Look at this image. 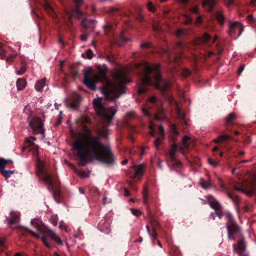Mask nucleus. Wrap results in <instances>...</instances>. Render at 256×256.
<instances>
[{"mask_svg": "<svg viewBox=\"0 0 256 256\" xmlns=\"http://www.w3.org/2000/svg\"><path fill=\"white\" fill-rule=\"evenodd\" d=\"M108 126L104 130L98 128V136L88 138L86 144L81 140H76L72 144L74 154L79 160H114L111 148L100 141L101 137L108 138Z\"/></svg>", "mask_w": 256, "mask_h": 256, "instance_id": "f257e3e1", "label": "nucleus"}, {"mask_svg": "<svg viewBox=\"0 0 256 256\" xmlns=\"http://www.w3.org/2000/svg\"><path fill=\"white\" fill-rule=\"evenodd\" d=\"M92 70L90 68L85 70L84 73V84L92 90H96V84L101 82L104 87L103 92L106 98L112 100L120 98L125 92L124 85L130 82L126 74L122 71H117L113 74V82L108 78L106 72L100 70L92 78L90 76L92 74Z\"/></svg>", "mask_w": 256, "mask_h": 256, "instance_id": "f03ea898", "label": "nucleus"}, {"mask_svg": "<svg viewBox=\"0 0 256 256\" xmlns=\"http://www.w3.org/2000/svg\"><path fill=\"white\" fill-rule=\"evenodd\" d=\"M138 68L140 70L139 76L141 86L138 90L140 94H143L147 92V89L144 86H153L163 96L167 94L170 84L168 81L162 78L160 64H153L150 66L148 63L144 62L142 64H138Z\"/></svg>", "mask_w": 256, "mask_h": 256, "instance_id": "7ed1b4c3", "label": "nucleus"}, {"mask_svg": "<svg viewBox=\"0 0 256 256\" xmlns=\"http://www.w3.org/2000/svg\"><path fill=\"white\" fill-rule=\"evenodd\" d=\"M36 166L40 180L47 185L50 192H53L54 196H60V182L58 176L54 172L53 166L48 161H36Z\"/></svg>", "mask_w": 256, "mask_h": 256, "instance_id": "20e7f679", "label": "nucleus"}, {"mask_svg": "<svg viewBox=\"0 0 256 256\" xmlns=\"http://www.w3.org/2000/svg\"><path fill=\"white\" fill-rule=\"evenodd\" d=\"M172 136L170 137V140L172 142L170 149V155L172 159L174 158V156L177 152H179L182 154H185L188 151L192 140L188 136H184L182 138V144L178 146L175 143L178 132L177 130L176 126H172Z\"/></svg>", "mask_w": 256, "mask_h": 256, "instance_id": "39448f33", "label": "nucleus"}, {"mask_svg": "<svg viewBox=\"0 0 256 256\" xmlns=\"http://www.w3.org/2000/svg\"><path fill=\"white\" fill-rule=\"evenodd\" d=\"M94 106L97 114L104 121L109 124L112 120L116 114V111L112 108H106L101 102V99L94 100L93 102Z\"/></svg>", "mask_w": 256, "mask_h": 256, "instance_id": "423d86ee", "label": "nucleus"}, {"mask_svg": "<svg viewBox=\"0 0 256 256\" xmlns=\"http://www.w3.org/2000/svg\"><path fill=\"white\" fill-rule=\"evenodd\" d=\"M38 228L42 234V240L46 247L51 248L53 245L52 242L58 244H62L60 238L48 228L38 226Z\"/></svg>", "mask_w": 256, "mask_h": 256, "instance_id": "0eeeda50", "label": "nucleus"}, {"mask_svg": "<svg viewBox=\"0 0 256 256\" xmlns=\"http://www.w3.org/2000/svg\"><path fill=\"white\" fill-rule=\"evenodd\" d=\"M226 216L228 220L226 228L228 230V239L231 240H236L235 236L238 234L240 232V228L237 224L230 213L226 212Z\"/></svg>", "mask_w": 256, "mask_h": 256, "instance_id": "6e6552de", "label": "nucleus"}, {"mask_svg": "<svg viewBox=\"0 0 256 256\" xmlns=\"http://www.w3.org/2000/svg\"><path fill=\"white\" fill-rule=\"evenodd\" d=\"M81 26L83 28L82 32L83 34L81 36L80 40L82 42H86L88 40V36L89 35L90 32H94V22H96L94 20H88L85 18L82 20Z\"/></svg>", "mask_w": 256, "mask_h": 256, "instance_id": "1a4fd4ad", "label": "nucleus"}, {"mask_svg": "<svg viewBox=\"0 0 256 256\" xmlns=\"http://www.w3.org/2000/svg\"><path fill=\"white\" fill-rule=\"evenodd\" d=\"M36 138L33 137H30L26 140L24 146L22 150L26 152L27 150L30 154H32L35 160H41L38 156V148L34 142V140H36Z\"/></svg>", "mask_w": 256, "mask_h": 256, "instance_id": "9d476101", "label": "nucleus"}, {"mask_svg": "<svg viewBox=\"0 0 256 256\" xmlns=\"http://www.w3.org/2000/svg\"><path fill=\"white\" fill-rule=\"evenodd\" d=\"M76 4V8L72 10L69 18V21L71 25L73 24L72 18L76 17L80 20L86 18V15L80 10V7L84 4V0H72Z\"/></svg>", "mask_w": 256, "mask_h": 256, "instance_id": "9b49d317", "label": "nucleus"}, {"mask_svg": "<svg viewBox=\"0 0 256 256\" xmlns=\"http://www.w3.org/2000/svg\"><path fill=\"white\" fill-rule=\"evenodd\" d=\"M184 48V44L182 42H178L176 44L174 50L172 52L168 51L167 54L170 58L178 62L179 60L182 58Z\"/></svg>", "mask_w": 256, "mask_h": 256, "instance_id": "f8f14e48", "label": "nucleus"}, {"mask_svg": "<svg viewBox=\"0 0 256 256\" xmlns=\"http://www.w3.org/2000/svg\"><path fill=\"white\" fill-rule=\"evenodd\" d=\"M144 170L145 166L144 164L134 166L126 172V175L132 179H140L143 176Z\"/></svg>", "mask_w": 256, "mask_h": 256, "instance_id": "ddd939ff", "label": "nucleus"}, {"mask_svg": "<svg viewBox=\"0 0 256 256\" xmlns=\"http://www.w3.org/2000/svg\"><path fill=\"white\" fill-rule=\"evenodd\" d=\"M30 126L36 133L44 134L43 124L40 118H32L30 122Z\"/></svg>", "mask_w": 256, "mask_h": 256, "instance_id": "4468645a", "label": "nucleus"}, {"mask_svg": "<svg viewBox=\"0 0 256 256\" xmlns=\"http://www.w3.org/2000/svg\"><path fill=\"white\" fill-rule=\"evenodd\" d=\"M244 30L243 26L241 24L235 22L232 23L230 26L229 34L231 36H234L239 37Z\"/></svg>", "mask_w": 256, "mask_h": 256, "instance_id": "2eb2a0df", "label": "nucleus"}, {"mask_svg": "<svg viewBox=\"0 0 256 256\" xmlns=\"http://www.w3.org/2000/svg\"><path fill=\"white\" fill-rule=\"evenodd\" d=\"M161 104V102H158L156 96H152L150 98L148 102H147L146 106L142 108L143 113L148 116H150V112L149 109L155 108Z\"/></svg>", "mask_w": 256, "mask_h": 256, "instance_id": "dca6fc26", "label": "nucleus"}, {"mask_svg": "<svg viewBox=\"0 0 256 256\" xmlns=\"http://www.w3.org/2000/svg\"><path fill=\"white\" fill-rule=\"evenodd\" d=\"M82 98L80 95L76 94L73 96L72 101H66V104L67 106L72 110H76L78 108L81 102Z\"/></svg>", "mask_w": 256, "mask_h": 256, "instance_id": "f3484780", "label": "nucleus"}, {"mask_svg": "<svg viewBox=\"0 0 256 256\" xmlns=\"http://www.w3.org/2000/svg\"><path fill=\"white\" fill-rule=\"evenodd\" d=\"M13 164L12 161H0V172L3 176L8 178L11 175L14 174V170H4L6 165L12 164Z\"/></svg>", "mask_w": 256, "mask_h": 256, "instance_id": "a211bd4d", "label": "nucleus"}, {"mask_svg": "<svg viewBox=\"0 0 256 256\" xmlns=\"http://www.w3.org/2000/svg\"><path fill=\"white\" fill-rule=\"evenodd\" d=\"M150 224L152 228V230L151 232L150 227L148 226H146L148 232L152 237L156 239L158 235L156 229L159 228L160 224L158 221L153 218L150 220Z\"/></svg>", "mask_w": 256, "mask_h": 256, "instance_id": "6ab92c4d", "label": "nucleus"}, {"mask_svg": "<svg viewBox=\"0 0 256 256\" xmlns=\"http://www.w3.org/2000/svg\"><path fill=\"white\" fill-rule=\"evenodd\" d=\"M65 163L69 166V167L77 174H78L81 178H84L90 177V174L85 171H79L76 166L72 164L69 161H64Z\"/></svg>", "mask_w": 256, "mask_h": 256, "instance_id": "aec40b11", "label": "nucleus"}, {"mask_svg": "<svg viewBox=\"0 0 256 256\" xmlns=\"http://www.w3.org/2000/svg\"><path fill=\"white\" fill-rule=\"evenodd\" d=\"M234 250L239 255L242 254L246 249V246L244 238L238 241L237 244L234 246Z\"/></svg>", "mask_w": 256, "mask_h": 256, "instance_id": "412c9836", "label": "nucleus"}, {"mask_svg": "<svg viewBox=\"0 0 256 256\" xmlns=\"http://www.w3.org/2000/svg\"><path fill=\"white\" fill-rule=\"evenodd\" d=\"M170 169L178 171L182 168V164L180 161H166Z\"/></svg>", "mask_w": 256, "mask_h": 256, "instance_id": "4be33fe9", "label": "nucleus"}, {"mask_svg": "<svg viewBox=\"0 0 256 256\" xmlns=\"http://www.w3.org/2000/svg\"><path fill=\"white\" fill-rule=\"evenodd\" d=\"M176 114L182 124H184L186 126L188 125V122L186 118L185 114L179 108L176 110Z\"/></svg>", "mask_w": 256, "mask_h": 256, "instance_id": "5701e85b", "label": "nucleus"}, {"mask_svg": "<svg viewBox=\"0 0 256 256\" xmlns=\"http://www.w3.org/2000/svg\"><path fill=\"white\" fill-rule=\"evenodd\" d=\"M20 216L18 214L15 212H11V218H8L6 221L8 224L11 226L12 224H16L18 223L20 220Z\"/></svg>", "mask_w": 256, "mask_h": 256, "instance_id": "b1692460", "label": "nucleus"}, {"mask_svg": "<svg viewBox=\"0 0 256 256\" xmlns=\"http://www.w3.org/2000/svg\"><path fill=\"white\" fill-rule=\"evenodd\" d=\"M208 202L211 208L215 210L216 211L222 212L220 204L214 198H209Z\"/></svg>", "mask_w": 256, "mask_h": 256, "instance_id": "393cba45", "label": "nucleus"}, {"mask_svg": "<svg viewBox=\"0 0 256 256\" xmlns=\"http://www.w3.org/2000/svg\"><path fill=\"white\" fill-rule=\"evenodd\" d=\"M159 132L160 136L157 138L154 142L155 146L158 148L161 144L162 141L164 137V130L162 126H160L159 128Z\"/></svg>", "mask_w": 256, "mask_h": 256, "instance_id": "a878e982", "label": "nucleus"}, {"mask_svg": "<svg viewBox=\"0 0 256 256\" xmlns=\"http://www.w3.org/2000/svg\"><path fill=\"white\" fill-rule=\"evenodd\" d=\"M216 4V0H204L203 6L207 7L208 10H212Z\"/></svg>", "mask_w": 256, "mask_h": 256, "instance_id": "bb28decb", "label": "nucleus"}, {"mask_svg": "<svg viewBox=\"0 0 256 256\" xmlns=\"http://www.w3.org/2000/svg\"><path fill=\"white\" fill-rule=\"evenodd\" d=\"M222 144H219L216 146L212 150L213 153L215 156H218L220 158H223L224 152L222 149Z\"/></svg>", "mask_w": 256, "mask_h": 256, "instance_id": "cd10ccee", "label": "nucleus"}, {"mask_svg": "<svg viewBox=\"0 0 256 256\" xmlns=\"http://www.w3.org/2000/svg\"><path fill=\"white\" fill-rule=\"evenodd\" d=\"M215 16L219 24L223 26L225 22V17L221 11H218L215 14Z\"/></svg>", "mask_w": 256, "mask_h": 256, "instance_id": "c85d7f7f", "label": "nucleus"}, {"mask_svg": "<svg viewBox=\"0 0 256 256\" xmlns=\"http://www.w3.org/2000/svg\"><path fill=\"white\" fill-rule=\"evenodd\" d=\"M236 118V114L234 112L230 113L226 118V124L228 125H234V121Z\"/></svg>", "mask_w": 256, "mask_h": 256, "instance_id": "c756f323", "label": "nucleus"}, {"mask_svg": "<svg viewBox=\"0 0 256 256\" xmlns=\"http://www.w3.org/2000/svg\"><path fill=\"white\" fill-rule=\"evenodd\" d=\"M26 86V82L23 78H20L17 80L16 86L18 90H24Z\"/></svg>", "mask_w": 256, "mask_h": 256, "instance_id": "7c9ffc66", "label": "nucleus"}, {"mask_svg": "<svg viewBox=\"0 0 256 256\" xmlns=\"http://www.w3.org/2000/svg\"><path fill=\"white\" fill-rule=\"evenodd\" d=\"M218 38L216 36L214 39H212V37L208 34L206 33L202 38V42L206 43L210 42V40H212V43L214 44L216 42Z\"/></svg>", "mask_w": 256, "mask_h": 256, "instance_id": "2f4dec72", "label": "nucleus"}, {"mask_svg": "<svg viewBox=\"0 0 256 256\" xmlns=\"http://www.w3.org/2000/svg\"><path fill=\"white\" fill-rule=\"evenodd\" d=\"M143 197L144 204L148 207V212H150L148 208V192L147 187H145L143 191Z\"/></svg>", "mask_w": 256, "mask_h": 256, "instance_id": "473e14b6", "label": "nucleus"}, {"mask_svg": "<svg viewBox=\"0 0 256 256\" xmlns=\"http://www.w3.org/2000/svg\"><path fill=\"white\" fill-rule=\"evenodd\" d=\"M98 164L106 168L113 167L115 164V161H97Z\"/></svg>", "mask_w": 256, "mask_h": 256, "instance_id": "72a5a7b5", "label": "nucleus"}, {"mask_svg": "<svg viewBox=\"0 0 256 256\" xmlns=\"http://www.w3.org/2000/svg\"><path fill=\"white\" fill-rule=\"evenodd\" d=\"M46 80L43 79L36 82L35 86V88L36 90L41 92L44 86L46 85Z\"/></svg>", "mask_w": 256, "mask_h": 256, "instance_id": "f704fd0d", "label": "nucleus"}, {"mask_svg": "<svg viewBox=\"0 0 256 256\" xmlns=\"http://www.w3.org/2000/svg\"><path fill=\"white\" fill-rule=\"evenodd\" d=\"M233 140L231 136L226 134L220 136L218 139L215 140V142L216 143H220L229 140Z\"/></svg>", "mask_w": 256, "mask_h": 256, "instance_id": "c9c22d12", "label": "nucleus"}, {"mask_svg": "<svg viewBox=\"0 0 256 256\" xmlns=\"http://www.w3.org/2000/svg\"><path fill=\"white\" fill-rule=\"evenodd\" d=\"M200 184L202 187L205 190L212 188L214 187L212 184L209 181L202 180Z\"/></svg>", "mask_w": 256, "mask_h": 256, "instance_id": "e433bc0d", "label": "nucleus"}, {"mask_svg": "<svg viewBox=\"0 0 256 256\" xmlns=\"http://www.w3.org/2000/svg\"><path fill=\"white\" fill-rule=\"evenodd\" d=\"M227 194L229 198L232 200L236 204H238L240 202L239 197L236 195L234 193H231L229 192H227Z\"/></svg>", "mask_w": 256, "mask_h": 256, "instance_id": "4c0bfd02", "label": "nucleus"}, {"mask_svg": "<svg viewBox=\"0 0 256 256\" xmlns=\"http://www.w3.org/2000/svg\"><path fill=\"white\" fill-rule=\"evenodd\" d=\"M6 248L5 244V240L0 238V252H4Z\"/></svg>", "mask_w": 256, "mask_h": 256, "instance_id": "58836bf2", "label": "nucleus"}, {"mask_svg": "<svg viewBox=\"0 0 256 256\" xmlns=\"http://www.w3.org/2000/svg\"><path fill=\"white\" fill-rule=\"evenodd\" d=\"M26 70V68L25 64H23L20 70L16 71V74L18 75L22 76L23 75Z\"/></svg>", "mask_w": 256, "mask_h": 256, "instance_id": "ea45409f", "label": "nucleus"}, {"mask_svg": "<svg viewBox=\"0 0 256 256\" xmlns=\"http://www.w3.org/2000/svg\"><path fill=\"white\" fill-rule=\"evenodd\" d=\"M70 74L74 78H76L78 76V72L75 68L72 67L70 68Z\"/></svg>", "mask_w": 256, "mask_h": 256, "instance_id": "a19ab883", "label": "nucleus"}, {"mask_svg": "<svg viewBox=\"0 0 256 256\" xmlns=\"http://www.w3.org/2000/svg\"><path fill=\"white\" fill-rule=\"evenodd\" d=\"M222 216V212L216 211V212H212L211 214L210 217L212 218L213 220H214L216 218V216L220 217Z\"/></svg>", "mask_w": 256, "mask_h": 256, "instance_id": "79ce46f5", "label": "nucleus"}, {"mask_svg": "<svg viewBox=\"0 0 256 256\" xmlns=\"http://www.w3.org/2000/svg\"><path fill=\"white\" fill-rule=\"evenodd\" d=\"M7 52L2 48V45L0 44V56L2 58L6 56Z\"/></svg>", "mask_w": 256, "mask_h": 256, "instance_id": "37998d69", "label": "nucleus"}, {"mask_svg": "<svg viewBox=\"0 0 256 256\" xmlns=\"http://www.w3.org/2000/svg\"><path fill=\"white\" fill-rule=\"evenodd\" d=\"M152 28L154 32H159L162 30V28L158 24H154Z\"/></svg>", "mask_w": 256, "mask_h": 256, "instance_id": "c03bdc74", "label": "nucleus"}, {"mask_svg": "<svg viewBox=\"0 0 256 256\" xmlns=\"http://www.w3.org/2000/svg\"><path fill=\"white\" fill-rule=\"evenodd\" d=\"M107 60L110 63L114 64L116 63V58L113 56L109 55L106 58Z\"/></svg>", "mask_w": 256, "mask_h": 256, "instance_id": "a18cd8bd", "label": "nucleus"}, {"mask_svg": "<svg viewBox=\"0 0 256 256\" xmlns=\"http://www.w3.org/2000/svg\"><path fill=\"white\" fill-rule=\"evenodd\" d=\"M148 8L150 11L154 12L156 11V8L152 2H149L148 4Z\"/></svg>", "mask_w": 256, "mask_h": 256, "instance_id": "49530a36", "label": "nucleus"}, {"mask_svg": "<svg viewBox=\"0 0 256 256\" xmlns=\"http://www.w3.org/2000/svg\"><path fill=\"white\" fill-rule=\"evenodd\" d=\"M130 210L132 211V214L135 216H140L142 215V212L138 210L133 208L131 209Z\"/></svg>", "mask_w": 256, "mask_h": 256, "instance_id": "de8ad7c7", "label": "nucleus"}, {"mask_svg": "<svg viewBox=\"0 0 256 256\" xmlns=\"http://www.w3.org/2000/svg\"><path fill=\"white\" fill-rule=\"evenodd\" d=\"M190 74H191L190 71L186 69V70H182V76L184 78H188V76H189L190 75Z\"/></svg>", "mask_w": 256, "mask_h": 256, "instance_id": "09e8293b", "label": "nucleus"}, {"mask_svg": "<svg viewBox=\"0 0 256 256\" xmlns=\"http://www.w3.org/2000/svg\"><path fill=\"white\" fill-rule=\"evenodd\" d=\"M225 4L228 8H231L234 5V0H225Z\"/></svg>", "mask_w": 256, "mask_h": 256, "instance_id": "8fccbe9b", "label": "nucleus"}, {"mask_svg": "<svg viewBox=\"0 0 256 256\" xmlns=\"http://www.w3.org/2000/svg\"><path fill=\"white\" fill-rule=\"evenodd\" d=\"M86 54L88 59L91 60L94 54L92 51L91 50H88L86 52Z\"/></svg>", "mask_w": 256, "mask_h": 256, "instance_id": "3c124183", "label": "nucleus"}, {"mask_svg": "<svg viewBox=\"0 0 256 256\" xmlns=\"http://www.w3.org/2000/svg\"><path fill=\"white\" fill-rule=\"evenodd\" d=\"M150 44L148 42L144 43L141 44L140 48L142 49H148L150 48Z\"/></svg>", "mask_w": 256, "mask_h": 256, "instance_id": "603ef678", "label": "nucleus"}, {"mask_svg": "<svg viewBox=\"0 0 256 256\" xmlns=\"http://www.w3.org/2000/svg\"><path fill=\"white\" fill-rule=\"evenodd\" d=\"M44 8L46 9V10L48 12L52 11V9L51 8L50 4L46 0H45Z\"/></svg>", "mask_w": 256, "mask_h": 256, "instance_id": "864d4df0", "label": "nucleus"}, {"mask_svg": "<svg viewBox=\"0 0 256 256\" xmlns=\"http://www.w3.org/2000/svg\"><path fill=\"white\" fill-rule=\"evenodd\" d=\"M94 161H78V165L79 166H85L88 162H93Z\"/></svg>", "mask_w": 256, "mask_h": 256, "instance_id": "5fc2aeb1", "label": "nucleus"}, {"mask_svg": "<svg viewBox=\"0 0 256 256\" xmlns=\"http://www.w3.org/2000/svg\"><path fill=\"white\" fill-rule=\"evenodd\" d=\"M190 11L192 12L194 14H199V10L198 6H194V8H192L190 9Z\"/></svg>", "mask_w": 256, "mask_h": 256, "instance_id": "6e6d98bb", "label": "nucleus"}, {"mask_svg": "<svg viewBox=\"0 0 256 256\" xmlns=\"http://www.w3.org/2000/svg\"><path fill=\"white\" fill-rule=\"evenodd\" d=\"M184 34L183 30H178L176 32V36L178 38H181Z\"/></svg>", "mask_w": 256, "mask_h": 256, "instance_id": "4d7b16f0", "label": "nucleus"}, {"mask_svg": "<svg viewBox=\"0 0 256 256\" xmlns=\"http://www.w3.org/2000/svg\"><path fill=\"white\" fill-rule=\"evenodd\" d=\"M203 22V18L202 16H198L196 19V24H201Z\"/></svg>", "mask_w": 256, "mask_h": 256, "instance_id": "13d9d810", "label": "nucleus"}, {"mask_svg": "<svg viewBox=\"0 0 256 256\" xmlns=\"http://www.w3.org/2000/svg\"><path fill=\"white\" fill-rule=\"evenodd\" d=\"M247 20L249 22L252 23L254 22V17L252 14H250L248 16Z\"/></svg>", "mask_w": 256, "mask_h": 256, "instance_id": "bf43d9fd", "label": "nucleus"}, {"mask_svg": "<svg viewBox=\"0 0 256 256\" xmlns=\"http://www.w3.org/2000/svg\"><path fill=\"white\" fill-rule=\"evenodd\" d=\"M120 40L124 43H127L129 42V40L126 38L124 35H122L120 37Z\"/></svg>", "mask_w": 256, "mask_h": 256, "instance_id": "052dcab7", "label": "nucleus"}, {"mask_svg": "<svg viewBox=\"0 0 256 256\" xmlns=\"http://www.w3.org/2000/svg\"><path fill=\"white\" fill-rule=\"evenodd\" d=\"M219 161H208V164L212 166H214L216 167V166L218 164Z\"/></svg>", "mask_w": 256, "mask_h": 256, "instance_id": "680f3d73", "label": "nucleus"}, {"mask_svg": "<svg viewBox=\"0 0 256 256\" xmlns=\"http://www.w3.org/2000/svg\"><path fill=\"white\" fill-rule=\"evenodd\" d=\"M104 28L106 34L107 36H109L110 34H108V30H110V27L108 25H106L104 26Z\"/></svg>", "mask_w": 256, "mask_h": 256, "instance_id": "e2e57ef3", "label": "nucleus"}, {"mask_svg": "<svg viewBox=\"0 0 256 256\" xmlns=\"http://www.w3.org/2000/svg\"><path fill=\"white\" fill-rule=\"evenodd\" d=\"M129 186L131 187L132 188H133L134 190H137V188L134 186V182L132 181H130L129 182Z\"/></svg>", "mask_w": 256, "mask_h": 256, "instance_id": "0e129e2a", "label": "nucleus"}, {"mask_svg": "<svg viewBox=\"0 0 256 256\" xmlns=\"http://www.w3.org/2000/svg\"><path fill=\"white\" fill-rule=\"evenodd\" d=\"M244 65H241L239 68H238V75H240V74H242V72L244 71Z\"/></svg>", "mask_w": 256, "mask_h": 256, "instance_id": "69168bd1", "label": "nucleus"}, {"mask_svg": "<svg viewBox=\"0 0 256 256\" xmlns=\"http://www.w3.org/2000/svg\"><path fill=\"white\" fill-rule=\"evenodd\" d=\"M136 19L140 22H142L144 19V16L141 14H138Z\"/></svg>", "mask_w": 256, "mask_h": 256, "instance_id": "338daca9", "label": "nucleus"}, {"mask_svg": "<svg viewBox=\"0 0 256 256\" xmlns=\"http://www.w3.org/2000/svg\"><path fill=\"white\" fill-rule=\"evenodd\" d=\"M250 6L252 7H256V0H251Z\"/></svg>", "mask_w": 256, "mask_h": 256, "instance_id": "774afa93", "label": "nucleus"}]
</instances>
